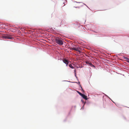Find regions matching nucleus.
Wrapping results in <instances>:
<instances>
[{"label": "nucleus", "mask_w": 129, "mask_h": 129, "mask_svg": "<svg viewBox=\"0 0 129 129\" xmlns=\"http://www.w3.org/2000/svg\"><path fill=\"white\" fill-rule=\"evenodd\" d=\"M55 42L57 44L62 45L63 44V43L61 39H60V38L58 37H56L55 38Z\"/></svg>", "instance_id": "1"}, {"label": "nucleus", "mask_w": 129, "mask_h": 129, "mask_svg": "<svg viewBox=\"0 0 129 129\" xmlns=\"http://www.w3.org/2000/svg\"><path fill=\"white\" fill-rule=\"evenodd\" d=\"M3 38L5 39H11L12 38V37L10 36L7 35H4L2 36Z\"/></svg>", "instance_id": "2"}, {"label": "nucleus", "mask_w": 129, "mask_h": 129, "mask_svg": "<svg viewBox=\"0 0 129 129\" xmlns=\"http://www.w3.org/2000/svg\"><path fill=\"white\" fill-rule=\"evenodd\" d=\"M81 49V48L80 47H78L77 48H75L74 47H73V48H72L71 49V50H74L76 51H78L80 53L81 51H80V50Z\"/></svg>", "instance_id": "3"}, {"label": "nucleus", "mask_w": 129, "mask_h": 129, "mask_svg": "<svg viewBox=\"0 0 129 129\" xmlns=\"http://www.w3.org/2000/svg\"><path fill=\"white\" fill-rule=\"evenodd\" d=\"M63 62H64L66 64V66H67L69 63L68 61L67 60L64 59L63 60Z\"/></svg>", "instance_id": "4"}, {"label": "nucleus", "mask_w": 129, "mask_h": 129, "mask_svg": "<svg viewBox=\"0 0 129 129\" xmlns=\"http://www.w3.org/2000/svg\"><path fill=\"white\" fill-rule=\"evenodd\" d=\"M84 99L86 100H87V96L85 95L82 94L81 95Z\"/></svg>", "instance_id": "5"}, {"label": "nucleus", "mask_w": 129, "mask_h": 129, "mask_svg": "<svg viewBox=\"0 0 129 129\" xmlns=\"http://www.w3.org/2000/svg\"><path fill=\"white\" fill-rule=\"evenodd\" d=\"M123 58L124 59H125L127 61V62L129 63V58H127V57H125V56H124L123 57Z\"/></svg>", "instance_id": "6"}, {"label": "nucleus", "mask_w": 129, "mask_h": 129, "mask_svg": "<svg viewBox=\"0 0 129 129\" xmlns=\"http://www.w3.org/2000/svg\"><path fill=\"white\" fill-rule=\"evenodd\" d=\"M69 67L72 68V69H73L74 68V67H73L72 65H71V64H69Z\"/></svg>", "instance_id": "7"}, {"label": "nucleus", "mask_w": 129, "mask_h": 129, "mask_svg": "<svg viewBox=\"0 0 129 129\" xmlns=\"http://www.w3.org/2000/svg\"><path fill=\"white\" fill-rule=\"evenodd\" d=\"M86 63L87 64H88L90 65H91V63L90 62L88 61H86Z\"/></svg>", "instance_id": "8"}, {"label": "nucleus", "mask_w": 129, "mask_h": 129, "mask_svg": "<svg viewBox=\"0 0 129 129\" xmlns=\"http://www.w3.org/2000/svg\"><path fill=\"white\" fill-rule=\"evenodd\" d=\"M77 92H78V93L81 96L82 95V93H81V92H80L78 91H77Z\"/></svg>", "instance_id": "9"}, {"label": "nucleus", "mask_w": 129, "mask_h": 129, "mask_svg": "<svg viewBox=\"0 0 129 129\" xmlns=\"http://www.w3.org/2000/svg\"><path fill=\"white\" fill-rule=\"evenodd\" d=\"M81 101H82V102H83V103L84 102H83V101H82V100H81Z\"/></svg>", "instance_id": "10"}]
</instances>
